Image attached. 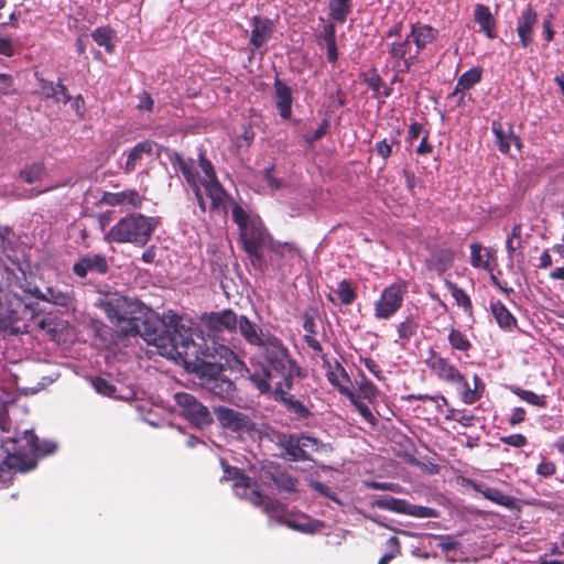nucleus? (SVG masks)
<instances>
[{"label":"nucleus","instance_id":"obj_1","mask_svg":"<svg viewBox=\"0 0 564 564\" xmlns=\"http://www.w3.org/2000/svg\"><path fill=\"white\" fill-rule=\"evenodd\" d=\"M97 306L124 337L140 336L149 345L159 349L160 355L182 358L185 361L196 355L192 328L183 324V318L174 312L162 317L139 300L129 299L118 292L101 294Z\"/></svg>","mask_w":564,"mask_h":564},{"label":"nucleus","instance_id":"obj_2","mask_svg":"<svg viewBox=\"0 0 564 564\" xmlns=\"http://www.w3.org/2000/svg\"><path fill=\"white\" fill-rule=\"evenodd\" d=\"M263 362H259L249 372V379L256 389L264 394L271 393L274 382H284L286 388H293V379L305 378V370L300 367L291 356L283 341L271 333H267L265 340L258 347Z\"/></svg>","mask_w":564,"mask_h":564},{"label":"nucleus","instance_id":"obj_3","mask_svg":"<svg viewBox=\"0 0 564 564\" xmlns=\"http://www.w3.org/2000/svg\"><path fill=\"white\" fill-rule=\"evenodd\" d=\"M217 352L220 361H202L198 366L202 387L220 401H231L236 394V384L226 372L240 373L246 369V366L236 354L226 346H220Z\"/></svg>","mask_w":564,"mask_h":564},{"label":"nucleus","instance_id":"obj_4","mask_svg":"<svg viewBox=\"0 0 564 564\" xmlns=\"http://www.w3.org/2000/svg\"><path fill=\"white\" fill-rule=\"evenodd\" d=\"M159 224L158 217H149L139 213L128 214L105 234V241L144 247Z\"/></svg>","mask_w":564,"mask_h":564},{"label":"nucleus","instance_id":"obj_5","mask_svg":"<svg viewBox=\"0 0 564 564\" xmlns=\"http://www.w3.org/2000/svg\"><path fill=\"white\" fill-rule=\"evenodd\" d=\"M36 435L33 431H24L13 437L2 438L0 448L4 454L2 465L9 470L29 471L36 466Z\"/></svg>","mask_w":564,"mask_h":564},{"label":"nucleus","instance_id":"obj_6","mask_svg":"<svg viewBox=\"0 0 564 564\" xmlns=\"http://www.w3.org/2000/svg\"><path fill=\"white\" fill-rule=\"evenodd\" d=\"M198 164L205 174L200 184L205 188L206 195L210 198V212H221L224 215H227V200L230 199V196L219 182L213 163L206 158L203 150L198 153Z\"/></svg>","mask_w":564,"mask_h":564},{"label":"nucleus","instance_id":"obj_7","mask_svg":"<svg viewBox=\"0 0 564 564\" xmlns=\"http://www.w3.org/2000/svg\"><path fill=\"white\" fill-rule=\"evenodd\" d=\"M408 288V281L402 279L386 286L375 303V317L377 319H390L394 316L403 305Z\"/></svg>","mask_w":564,"mask_h":564},{"label":"nucleus","instance_id":"obj_8","mask_svg":"<svg viewBox=\"0 0 564 564\" xmlns=\"http://www.w3.org/2000/svg\"><path fill=\"white\" fill-rule=\"evenodd\" d=\"M414 42L408 33L404 37L395 39L388 44V54L393 68L398 72L409 73L413 65L419 62L420 53L415 52Z\"/></svg>","mask_w":564,"mask_h":564},{"label":"nucleus","instance_id":"obj_9","mask_svg":"<svg viewBox=\"0 0 564 564\" xmlns=\"http://www.w3.org/2000/svg\"><path fill=\"white\" fill-rule=\"evenodd\" d=\"M176 405L180 408V414L197 427L207 426L213 423V416L206 405L187 392H177L174 394Z\"/></svg>","mask_w":564,"mask_h":564},{"label":"nucleus","instance_id":"obj_10","mask_svg":"<svg viewBox=\"0 0 564 564\" xmlns=\"http://www.w3.org/2000/svg\"><path fill=\"white\" fill-rule=\"evenodd\" d=\"M425 365L438 380L451 384H465L466 378L447 358L434 349L429 350V357Z\"/></svg>","mask_w":564,"mask_h":564},{"label":"nucleus","instance_id":"obj_11","mask_svg":"<svg viewBox=\"0 0 564 564\" xmlns=\"http://www.w3.org/2000/svg\"><path fill=\"white\" fill-rule=\"evenodd\" d=\"M292 388H286L284 382H274V388H272V394L276 402L281 403L286 411L294 414V416L299 420H306L313 416L310 408L304 404L303 401L295 399L293 394L290 393Z\"/></svg>","mask_w":564,"mask_h":564},{"label":"nucleus","instance_id":"obj_12","mask_svg":"<svg viewBox=\"0 0 564 564\" xmlns=\"http://www.w3.org/2000/svg\"><path fill=\"white\" fill-rule=\"evenodd\" d=\"M218 422L224 429L230 430L236 433H248L254 427V423L248 414L236 411L226 406H218L215 409Z\"/></svg>","mask_w":564,"mask_h":564},{"label":"nucleus","instance_id":"obj_13","mask_svg":"<svg viewBox=\"0 0 564 564\" xmlns=\"http://www.w3.org/2000/svg\"><path fill=\"white\" fill-rule=\"evenodd\" d=\"M72 270L76 276L85 279L89 273L105 275L109 271V265L104 254L87 253L73 264Z\"/></svg>","mask_w":564,"mask_h":564},{"label":"nucleus","instance_id":"obj_14","mask_svg":"<svg viewBox=\"0 0 564 564\" xmlns=\"http://www.w3.org/2000/svg\"><path fill=\"white\" fill-rule=\"evenodd\" d=\"M538 22L536 10L531 4H528L517 18V34L522 47H529L533 43Z\"/></svg>","mask_w":564,"mask_h":564},{"label":"nucleus","instance_id":"obj_15","mask_svg":"<svg viewBox=\"0 0 564 564\" xmlns=\"http://www.w3.org/2000/svg\"><path fill=\"white\" fill-rule=\"evenodd\" d=\"M204 323L208 330L214 334L224 330L232 333L237 329L239 316L231 308H225L220 312H212L205 315Z\"/></svg>","mask_w":564,"mask_h":564},{"label":"nucleus","instance_id":"obj_16","mask_svg":"<svg viewBox=\"0 0 564 564\" xmlns=\"http://www.w3.org/2000/svg\"><path fill=\"white\" fill-rule=\"evenodd\" d=\"M144 197L137 189H126L122 192H105L100 198V203L108 206L123 205L132 209L141 208Z\"/></svg>","mask_w":564,"mask_h":564},{"label":"nucleus","instance_id":"obj_17","mask_svg":"<svg viewBox=\"0 0 564 564\" xmlns=\"http://www.w3.org/2000/svg\"><path fill=\"white\" fill-rule=\"evenodd\" d=\"M250 45L258 50L262 47L273 35L274 23L267 17L256 15L251 20Z\"/></svg>","mask_w":564,"mask_h":564},{"label":"nucleus","instance_id":"obj_18","mask_svg":"<svg viewBox=\"0 0 564 564\" xmlns=\"http://www.w3.org/2000/svg\"><path fill=\"white\" fill-rule=\"evenodd\" d=\"M409 34L416 47L415 52L421 54L430 44H433L438 39L440 31L430 24L415 22L411 24Z\"/></svg>","mask_w":564,"mask_h":564},{"label":"nucleus","instance_id":"obj_19","mask_svg":"<svg viewBox=\"0 0 564 564\" xmlns=\"http://www.w3.org/2000/svg\"><path fill=\"white\" fill-rule=\"evenodd\" d=\"M297 434L276 433L275 444L284 451V455L291 462H304L310 457L305 449L300 448Z\"/></svg>","mask_w":564,"mask_h":564},{"label":"nucleus","instance_id":"obj_20","mask_svg":"<svg viewBox=\"0 0 564 564\" xmlns=\"http://www.w3.org/2000/svg\"><path fill=\"white\" fill-rule=\"evenodd\" d=\"M273 88L275 97V107L278 109L279 116L284 120H289L292 116V90L278 76L274 79Z\"/></svg>","mask_w":564,"mask_h":564},{"label":"nucleus","instance_id":"obj_21","mask_svg":"<svg viewBox=\"0 0 564 564\" xmlns=\"http://www.w3.org/2000/svg\"><path fill=\"white\" fill-rule=\"evenodd\" d=\"M491 131L495 135L498 150L501 153H509L511 143H514L518 149L522 147L520 138L514 134L511 126H509L508 129H505L501 121L494 120L491 123Z\"/></svg>","mask_w":564,"mask_h":564},{"label":"nucleus","instance_id":"obj_22","mask_svg":"<svg viewBox=\"0 0 564 564\" xmlns=\"http://www.w3.org/2000/svg\"><path fill=\"white\" fill-rule=\"evenodd\" d=\"M239 235L242 241L243 250L251 251H254V249L264 246L268 238L265 229L256 221L241 228L239 230Z\"/></svg>","mask_w":564,"mask_h":564},{"label":"nucleus","instance_id":"obj_23","mask_svg":"<svg viewBox=\"0 0 564 564\" xmlns=\"http://www.w3.org/2000/svg\"><path fill=\"white\" fill-rule=\"evenodd\" d=\"M237 328L242 338L251 346L259 347L264 340L267 334L256 323L251 322L246 315L239 316Z\"/></svg>","mask_w":564,"mask_h":564},{"label":"nucleus","instance_id":"obj_24","mask_svg":"<svg viewBox=\"0 0 564 564\" xmlns=\"http://www.w3.org/2000/svg\"><path fill=\"white\" fill-rule=\"evenodd\" d=\"M154 144L155 143L152 140H144L138 142L132 149H130L123 165L124 173L129 174L133 172L144 155H152Z\"/></svg>","mask_w":564,"mask_h":564},{"label":"nucleus","instance_id":"obj_25","mask_svg":"<svg viewBox=\"0 0 564 564\" xmlns=\"http://www.w3.org/2000/svg\"><path fill=\"white\" fill-rule=\"evenodd\" d=\"M474 20L479 25V31L485 33L488 39H495L496 32V20L489 9V7L478 3L475 6Z\"/></svg>","mask_w":564,"mask_h":564},{"label":"nucleus","instance_id":"obj_26","mask_svg":"<svg viewBox=\"0 0 564 564\" xmlns=\"http://www.w3.org/2000/svg\"><path fill=\"white\" fill-rule=\"evenodd\" d=\"M34 295L36 299L48 302L58 306L68 307L72 304V295L67 291H62L57 286H47L44 291L35 290Z\"/></svg>","mask_w":564,"mask_h":564},{"label":"nucleus","instance_id":"obj_27","mask_svg":"<svg viewBox=\"0 0 564 564\" xmlns=\"http://www.w3.org/2000/svg\"><path fill=\"white\" fill-rule=\"evenodd\" d=\"M326 377L329 383L337 388L338 391L347 398L350 393L355 392L349 388L350 378L339 362H336L335 369H329L327 371Z\"/></svg>","mask_w":564,"mask_h":564},{"label":"nucleus","instance_id":"obj_28","mask_svg":"<svg viewBox=\"0 0 564 564\" xmlns=\"http://www.w3.org/2000/svg\"><path fill=\"white\" fill-rule=\"evenodd\" d=\"M482 77V69L480 67H473L463 73L456 82L454 90L448 95V98L457 96L462 91L469 90L475 85L480 83Z\"/></svg>","mask_w":564,"mask_h":564},{"label":"nucleus","instance_id":"obj_29","mask_svg":"<svg viewBox=\"0 0 564 564\" xmlns=\"http://www.w3.org/2000/svg\"><path fill=\"white\" fill-rule=\"evenodd\" d=\"M220 464L224 469V474L220 478V481H234V487L236 488H250L251 479L249 476L245 474V471L238 467L230 466L226 460L221 459Z\"/></svg>","mask_w":564,"mask_h":564},{"label":"nucleus","instance_id":"obj_30","mask_svg":"<svg viewBox=\"0 0 564 564\" xmlns=\"http://www.w3.org/2000/svg\"><path fill=\"white\" fill-rule=\"evenodd\" d=\"M170 161L173 167L177 169L183 174L188 185H194V183L198 182L193 160L186 161L181 153L173 152L170 155Z\"/></svg>","mask_w":564,"mask_h":564},{"label":"nucleus","instance_id":"obj_31","mask_svg":"<svg viewBox=\"0 0 564 564\" xmlns=\"http://www.w3.org/2000/svg\"><path fill=\"white\" fill-rule=\"evenodd\" d=\"M491 313L498 325L507 330L517 326V319L501 301L491 303Z\"/></svg>","mask_w":564,"mask_h":564},{"label":"nucleus","instance_id":"obj_32","mask_svg":"<svg viewBox=\"0 0 564 564\" xmlns=\"http://www.w3.org/2000/svg\"><path fill=\"white\" fill-rule=\"evenodd\" d=\"M270 479L279 491L295 492L297 491V479L289 471L276 468L270 473Z\"/></svg>","mask_w":564,"mask_h":564},{"label":"nucleus","instance_id":"obj_33","mask_svg":"<svg viewBox=\"0 0 564 564\" xmlns=\"http://www.w3.org/2000/svg\"><path fill=\"white\" fill-rule=\"evenodd\" d=\"M476 489L488 500L506 507L512 508L514 506V498L508 495H505L501 490L492 487H481L478 486Z\"/></svg>","mask_w":564,"mask_h":564},{"label":"nucleus","instance_id":"obj_34","mask_svg":"<svg viewBox=\"0 0 564 564\" xmlns=\"http://www.w3.org/2000/svg\"><path fill=\"white\" fill-rule=\"evenodd\" d=\"M464 390L462 394V400L465 404H473L477 402L484 391H485V383L482 382L481 378L478 375L474 376V388L470 389L468 382L466 381L465 384H459Z\"/></svg>","mask_w":564,"mask_h":564},{"label":"nucleus","instance_id":"obj_35","mask_svg":"<svg viewBox=\"0 0 564 564\" xmlns=\"http://www.w3.org/2000/svg\"><path fill=\"white\" fill-rule=\"evenodd\" d=\"M481 250L482 246L480 243L475 242L470 245V264L477 269L481 268L487 271H491L492 268L489 260L495 259V251L492 249L486 250L487 260H484Z\"/></svg>","mask_w":564,"mask_h":564},{"label":"nucleus","instance_id":"obj_36","mask_svg":"<svg viewBox=\"0 0 564 564\" xmlns=\"http://www.w3.org/2000/svg\"><path fill=\"white\" fill-rule=\"evenodd\" d=\"M352 0H329V15L338 22L344 23L351 13Z\"/></svg>","mask_w":564,"mask_h":564},{"label":"nucleus","instance_id":"obj_37","mask_svg":"<svg viewBox=\"0 0 564 564\" xmlns=\"http://www.w3.org/2000/svg\"><path fill=\"white\" fill-rule=\"evenodd\" d=\"M408 501L394 497H381L372 502L373 507L382 510H389L397 513L405 514L408 511Z\"/></svg>","mask_w":564,"mask_h":564},{"label":"nucleus","instance_id":"obj_38","mask_svg":"<svg viewBox=\"0 0 564 564\" xmlns=\"http://www.w3.org/2000/svg\"><path fill=\"white\" fill-rule=\"evenodd\" d=\"M521 234H522V224L518 223V224L513 225L511 232L507 237L506 250L508 253V259L510 261L513 260L516 252L518 250L522 249Z\"/></svg>","mask_w":564,"mask_h":564},{"label":"nucleus","instance_id":"obj_39","mask_svg":"<svg viewBox=\"0 0 564 564\" xmlns=\"http://www.w3.org/2000/svg\"><path fill=\"white\" fill-rule=\"evenodd\" d=\"M511 392L514 393L517 397H519L522 401H525L527 403L531 405H535L538 408H546L547 406V400L546 395L544 394H536L535 392L531 390H524L518 386H512L510 388Z\"/></svg>","mask_w":564,"mask_h":564},{"label":"nucleus","instance_id":"obj_40","mask_svg":"<svg viewBox=\"0 0 564 564\" xmlns=\"http://www.w3.org/2000/svg\"><path fill=\"white\" fill-rule=\"evenodd\" d=\"M303 329L305 330L304 340L310 348L314 351L321 352L323 350L321 343L316 339V324L314 318L305 314L303 322Z\"/></svg>","mask_w":564,"mask_h":564},{"label":"nucleus","instance_id":"obj_41","mask_svg":"<svg viewBox=\"0 0 564 564\" xmlns=\"http://www.w3.org/2000/svg\"><path fill=\"white\" fill-rule=\"evenodd\" d=\"M447 338L453 350L468 352L473 347L467 336L458 328L452 327Z\"/></svg>","mask_w":564,"mask_h":564},{"label":"nucleus","instance_id":"obj_42","mask_svg":"<svg viewBox=\"0 0 564 564\" xmlns=\"http://www.w3.org/2000/svg\"><path fill=\"white\" fill-rule=\"evenodd\" d=\"M336 294L338 300L344 305H351L357 299V291L352 286L351 281L344 279L338 282Z\"/></svg>","mask_w":564,"mask_h":564},{"label":"nucleus","instance_id":"obj_43","mask_svg":"<svg viewBox=\"0 0 564 564\" xmlns=\"http://www.w3.org/2000/svg\"><path fill=\"white\" fill-rule=\"evenodd\" d=\"M446 284L448 290L451 291L452 296L455 299L457 305L463 307L465 313L471 315L473 304L468 294L463 289L458 288L457 284L451 281H446Z\"/></svg>","mask_w":564,"mask_h":564},{"label":"nucleus","instance_id":"obj_44","mask_svg":"<svg viewBox=\"0 0 564 564\" xmlns=\"http://www.w3.org/2000/svg\"><path fill=\"white\" fill-rule=\"evenodd\" d=\"M357 395H360V400L365 399L370 404H375L377 402L379 390L373 384L372 381H370L366 376H361V381L358 387V392H356Z\"/></svg>","mask_w":564,"mask_h":564},{"label":"nucleus","instance_id":"obj_45","mask_svg":"<svg viewBox=\"0 0 564 564\" xmlns=\"http://www.w3.org/2000/svg\"><path fill=\"white\" fill-rule=\"evenodd\" d=\"M45 173V165L42 162L32 163L26 165L21 172L20 177L28 184H33L41 181Z\"/></svg>","mask_w":564,"mask_h":564},{"label":"nucleus","instance_id":"obj_46","mask_svg":"<svg viewBox=\"0 0 564 564\" xmlns=\"http://www.w3.org/2000/svg\"><path fill=\"white\" fill-rule=\"evenodd\" d=\"M348 399L366 422H368L371 426H376L378 424L377 417L373 415L370 408L360 400V395H357V393L354 392L350 393Z\"/></svg>","mask_w":564,"mask_h":564},{"label":"nucleus","instance_id":"obj_47","mask_svg":"<svg viewBox=\"0 0 564 564\" xmlns=\"http://www.w3.org/2000/svg\"><path fill=\"white\" fill-rule=\"evenodd\" d=\"M417 329L419 322L416 317L409 315L398 325V336L401 340L408 341L416 334Z\"/></svg>","mask_w":564,"mask_h":564},{"label":"nucleus","instance_id":"obj_48","mask_svg":"<svg viewBox=\"0 0 564 564\" xmlns=\"http://www.w3.org/2000/svg\"><path fill=\"white\" fill-rule=\"evenodd\" d=\"M112 35L113 32L110 28H98L91 33L93 40L99 46H104L108 53L113 52Z\"/></svg>","mask_w":564,"mask_h":564},{"label":"nucleus","instance_id":"obj_49","mask_svg":"<svg viewBox=\"0 0 564 564\" xmlns=\"http://www.w3.org/2000/svg\"><path fill=\"white\" fill-rule=\"evenodd\" d=\"M405 514L415 517V518H436L438 516V512L434 508L412 505L409 502L408 511Z\"/></svg>","mask_w":564,"mask_h":564},{"label":"nucleus","instance_id":"obj_50","mask_svg":"<svg viewBox=\"0 0 564 564\" xmlns=\"http://www.w3.org/2000/svg\"><path fill=\"white\" fill-rule=\"evenodd\" d=\"M93 386L99 394L116 398L117 387L108 380L97 377L93 380Z\"/></svg>","mask_w":564,"mask_h":564},{"label":"nucleus","instance_id":"obj_51","mask_svg":"<svg viewBox=\"0 0 564 564\" xmlns=\"http://www.w3.org/2000/svg\"><path fill=\"white\" fill-rule=\"evenodd\" d=\"M393 144H400V142L394 137L390 139H383L376 143L375 150L380 158L387 161L392 154Z\"/></svg>","mask_w":564,"mask_h":564},{"label":"nucleus","instance_id":"obj_52","mask_svg":"<svg viewBox=\"0 0 564 564\" xmlns=\"http://www.w3.org/2000/svg\"><path fill=\"white\" fill-rule=\"evenodd\" d=\"M231 215L239 230L253 223V220L250 219L248 213L237 203L232 204Z\"/></svg>","mask_w":564,"mask_h":564},{"label":"nucleus","instance_id":"obj_53","mask_svg":"<svg viewBox=\"0 0 564 564\" xmlns=\"http://www.w3.org/2000/svg\"><path fill=\"white\" fill-rule=\"evenodd\" d=\"M51 99L56 104L66 105L73 97L69 95L67 87L63 84L62 79L58 78L56 83L55 91L52 94Z\"/></svg>","mask_w":564,"mask_h":564},{"label":"nucleus","instance_id":"obj_54","mask_svg":"<svg viewBox=\"0 0 564 564\" xmlns=\"http://www.w3.org/2000/svg\"><path fill=\"white\" fill-rule=\"evenodd\" d=\"M262 510L270 517H278L284 513L285 507L280 501L268 498L263 503Z\"/></svg>","mask_w":564,"mask_h":564},{"label":"nucleus","instance_id":"obj_55","mask_svg":"<svg viewBox=\"0 0 564 564\" xmlns=\"http://www.w3.org/2000/svg\"><path fill=\"white\" fill-rule=\"evenodd\" d=\"M270 251L278 258H283L286 253H294L295 249L288 242L271 241L269 246Z\"/></svg>","mask_w":564,"mask_h":564},{"label":"nucleus","instance_id":"obj_56","mask_svg":"<svg viewBox=\"0 0 564 564\" xmlns=\"http://www.w3.org/2000/svg\"><path fill=\"white\" fill-rule=\"evenodd\" d=\"M499 441L502 444H506V445H509V446H512L516 448L524 447L528 444V438L523 434H511L508 436H501L499 438Z\"/></svg>","mask_w":564,"mask_h":564},{"label":"nucleus","instance_id":"obj_57","mask_svg":"<svg viewBox=\"0 0 564 564\" xmlns=\"http://www.w3.org/2000/svg\"><path fill=\"white\" fill-rule=\"evenodd\" d=\"M34 445L36 447V459L39 457L53 454L57 448V445L54 442H51V441L40 442L37 436H36V443Z\"/></svg>","mask_w":564,"mask_h":564},{"label":"nucleus","instance_id":"obj_58","mask_svg":"<svg viewBox=\"0 0 564 564\" xmlns=\"http://www.w3.org/2000/svg\"><path fill=\"white\" fill-rule=\"evenodd\" d=\"M317 40L319 44L322 41L326 44L336 40V29L333 22H327L323 25Z\"/></svg>","mask_w":564,"mask_h":564},{"label":"nucleus","instance_id":"obj_59","mask_svg":"<svg viewBox=\"0 0 564 564\" xmlns=\"http://www.w3.org/2000/svg\"><path fill=\"white\" fill-rule=\"evenodd\" d=\"M313 489L322 496H325L333 500L334 502L341 505V501L337 497L336 492L333 491L327 485L321 481H314L312 485Z\"/></svg>","mask_w":564,"mask_h":564},{"label":"nucleus","instance_id":"obj_60","mask_svg":"<svg viewBox=\"0 0 564 564\" xmlns=\"http://www.w3.org/2000/svg\"><path fill=\"white\" fill-rule=\"evenodd\" d=\"M329 126V121L327 119H323L314 133L312 135L305 137V141L308 144H313L314 142L321 140L327 133Z\"/></svg>","mask_w":564,"mask_h":564},{"label":"nucleus","instance_id":"obj_61","mask_svg":"<svg viewBox=\"0 0 564 564\" xmlns=\"http://www.w3.org/2000/svg\"><path fill=\"white\" fill-rule=\"evenodd\" d=\"M261 248L254 249V251L251 250H245L251 261V264L257 268L260 271H263L267 268V262L264 260L263 254L260 251Z\"/></svg>","mask_w":564,"mask_h":564},{"label":"nucleus","instance_id":"obj_62","mask_svg":"<svg viewBox=\"0 0 564 564\" xmlns=\"http://www.w3.org/2000/svg\"><path fill=\"white\" fill-rule=\"evenodd\" d=\"M366 84L368 87L373 90L377 95L380 94L381 87L384 86V83L381 76L378 74L376 69H373L368 78H366Z\"/></svg>","mask_w":564,"mask_h":564},{"label":"nucleus","instance_id":"obj_63","mask_svg":"<svg viewBox=\"0 0 564 564\" xmlns=\"http://www.w3.org/2000/svg\"><path fill=\"white\" fill-rule=\"evenodd\" d=\"M556 473V465L553 462L550 460H542L536 466V474L542 477H551Z\"/></svg>","mask_w":564,"mask_h":564},{"label":"nucleus","instance_id":"obj_64","mask_svg":"<svg viewBox=\"0 0 564 564\" xmlns=\"http://www.w3.org/2000/svg\"><path fill=\"white\" fill-rule=\"evenodd\" d=\"M360 362L379 380H383V372L380 366L371 358H361Z\"/></svg>","mask_w":564,"mask_h":564}]
</instances>
